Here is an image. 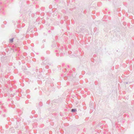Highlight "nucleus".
Instances as JSON below:
<instances>
[{"mask_svg":"<svg viewBox=\"0 0 134 134\" xmlns=\"http://www.w3.org/2000/svg\"><path fill=\"white\" fill-rule=\"evenodd\" d=\"M77 110L76 109H72L71 110V112H75Z\"/></svg>","mask_w":134,"mask_h":134,"instance_id":"obj_1","label":"nucleus"},{"mask_svg":"<svg viewBox=\"0 0 134 134\" xmlns=\"http://www.w3.org/2000/svg\"><path fill=\"white\" fill-rule=\"evenodd\" d=\"M10 131L12 132H14V130L13 128H12L10 129Z\"/></svg>","mask_w":134,"mask_h":134,"instance_id":"obj_2","label":"nucleus"},{"mask_svg":"<svg viewBox=\"0 0 134 134\" xmlns=\"http://www.w3.org/2000/svg\"><path fill=\"white\" fill-rule=\"evenodd\" d=\"M13 38L10 39V41L11 42H13Z\"/></svg>","mask_w":134,"mask_h":134,"instance_id":"obj_3","label":"nucleus"},{"mask_svg":"<svg viewBox=\"0 0 134 134\" xmlns=\"http://www.w3.org/2000/svg\"><path fill=\"white\" fill-rule=\"evenodd\" d=\"M43 63L44 64H46V61H44V62H43Z\"/></svg>","mask_w":134,"mask_h":134,"instance_id":"obj_4","label":"nucleus"},{"mask_svg":"<svg viewBox=\"0 0 134 134\" xmlns=\"http://www.w3.org/2000/svg\"><path fill=\"white\" fill-rule=\"evenodd\" d=\"M125 83H126V84H127V83H128V82H125Z\"/></svg>","mask_w":134,"mask_h":134,"instance_id":"obj_5","label":"nucleus"}]
</instances>
